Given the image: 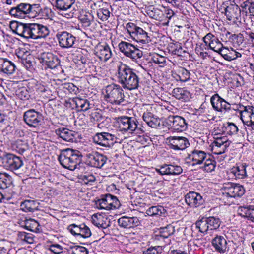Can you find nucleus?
<instances>
[{"instance_id":"69168bd1","label":"nucleus","mask_w":254,"mask_h":254,"mask_svg":"<svg viewBox=\"0 0 254 254\" xmlns=\"http://www.w3.org/2000/svg\"><path fill=\"white\" fill-rule=\"evenodd\" d=\"M90 116V119L92 122H100L103 119L102 114L99 112L97 111L91 113Z\"/></svg>"},{"instance_id":"72a5a7b5","label":"nucleus","mask_w":254,"mask_h":254,"mask_svg":"<svg viewBox=\"0 0 254 254\" xmlns=\"http://www.w3.org/2000/svg\"><path fill=\"white\" fill-rule=\"evenodd\" d=\"M75 0H56V8L60 10L66 11L71 8Z\"/></svg>"},{"instance_id":"bf43d9fd","label":"nucleus","mask_w":254,"mask_h":254,"mask_svg":"<svg viewBox=\"0 0 254 254\" xmlns=\"http://www.w3.org/2000/svg\"><path fill=\"white\" fill-rule=\"evenodd\" d=\"M218 53L221 54L226 60L231 61L235 59V57L230 56L231 52H230L228 48H221Z\"/></svg>"},{"instance_id":"4be33fe9","label":"nucleus","mask_w":254,"mask_h":254,"mask_svg":"<svg viewBox=\"0 0 254 254\" xmlns=\"http://www.w3.org/2000/svg\"><path fill=\"white\" fill-rule=\"evenodd\" d=\"M88 158L91 166L99 168L102 167L107 160L105 156L97 152L89 154Z\"/></svg>"},{"instance_id":"3c124183","label":"nucleus","mask_w":254,"mask_h":254,"mask_svg":"<svg viewBox=\"0 0 254 254\" xmlns=\"http://www.w3.org/2000/svg\"><path fill=\"white\" fill-rule=\"evenodd\" d=\"M183 172L182 168L177 165L169 164V175H178Z\"/></svg>"},{"instance_id":"20e7f679","label":"nucleus","mask_w":254,"mask_h":254,"mask_svg":"<svg viewBox=\"0 0 254 254\" xmlns=\"http://www.w3.org/2000/svg\"><path fill=\"white\" fill-rule=\"evenodd\" d=\"M106 93L107 101L112 104L120 105L125 101L124 90L119 85L111 84L108 85Z\"/></svg>"},{"instance_id":"473e14b6","label":"nucleus","mask_w":254,"mask_h":254,"mask_svg":"<svg viewBox=\"0 0 254 254\" xmlns=\"http://www.w3.org/2000/svg\"><path fill=\"white\" fill-rule=\"evenodd\" d=\"M146 213L151 216L163 217L167 214L166 210L161 205L154 206L149 208L146 211Z\"/></svg>"},{"instance_id":"f704fd0d","label":"nucleus","mask_w":254,"mask_h":254,"mask_svg":"<svg viewBox=\"0 0 254 254\" xmlns=\"http://www.w3.org/2000/svg\"><path fill=\"white\" fill-rule=\"evenodd\" d=\"M92 219L93 224L99 228L106 229L110 226V221L108 218L100 215L98 217L94 216Z\"/></svg>"},{"instance_id":"e433bc0d","label":"nucleus","mask_w":254,"mask_h":254,"mask_svg":"<svg viewBox=\"0 0 254 254\" xmlns=\"http://www.w3.org/2000/svg\"><path fill=\"white\" fill-rule=\"evenodd\" d=\"M24 223V227L27 230L34 232H39L40 231V225L36 220L30 219L26 220Z\"/></svg>"},{"instance_id":"4d7b16f0","label":"nucleus","mask_w":254,"mask_h":254,"mask_svg":"<svg viewBox=\"0 0 254 254\" xmlns=\"http://www.w3.org/2000/svg\"><path fill=\"white\" fill-rule=\"evenodd\" d=\"M225 130L227 134L231 135L237 134L239 129L234 123H228L225 127Z\"/></svg>"},{"instance_id":"774afa93","label":"nucleus","mask_w":254,"mask_h":254,"mask_svg":"<svg viewBox=\"0 0 254 254\" xmlns=\"http://www.w3.org/2000/svg\"><path fill=\"white\" fill-rule=\"evenodd\" d=\"M138 27L133 23L129 22L126 24V29L131 37H132Z\"/></svg>"},{"instance_id":"cd10ccee","label":"nucleus","mask_w":254,"mask_h":254,"mask_svg":"<svg viewBox=\"0 0 254 254\" xmlns=\"http://www.w3.org/2000/svg\"><path fill=\"white\" fill-rule=\"evenodd\" d=\"M173 96L183 102H187L191 98V94L184 88H176L172 92Z\"/></svg>"},{"instance_id":"603ef678","label":"nucleus","mask_w":254,"mask_h":254,"mask_svg":"<svg viewBox=\"0 0 254 254\" xmlns=\"http://www.w3.org/2000/svg\"><path fill=\"white\" fill-rule=\"evenodd\" d=\"M209 47L210 49L218 53L223 48V45L218 39H213V40L209 42Z\"/></svg>"},{"instance_id":"052dcab7","label":"nucleus","mask_w":254,"mask_h":254,"mask_svg":"<svg viewBox=\"0 0 254 254\" xmlns=\"http://www.w3.org/2000/svg\"><path fill=\"white\" fill-rule=\"evenodd\" d=\"M152 60L153 63L159 64L160 66H163L166 62V58L159 54L154 55L152 58Z\"/></svg>"},{"instance_id":"c756f323","label":"nucleus","mask_w":254,"mask_h":254,"mask_svg":"<svg viewBox=\"0 0 254 254\" xmlns=\"http://www.w3.org/2000/svg\"><path fill=\"white\" fill-rule=\"evenodd\" d=\"M254 108L252 106H239V112L243 123L246 125L249 122V119Z\"/></svg>"},{"instance_id":"338daca9","label":"nucleus","mask_w":254,"mask_h":254,"mask_svg":"<svg viewBox=\"0 0 254 254\" xmlns=\"http://www.w3.org/2000/svg\"><path fill=\"white\" fill-rule=\"evenodd\" d=\"M68 229L71 233L74 236H79L80 232V225H76L74 224H71L68 226Z\"/></svg>"},{"instance_id":"393cba45","label":"nucleus","mask_w":254,"mask_h":254,"mask_svg":"<svg viewBox=\"0 0 254 254\" xmlns=\"http://www.w3.org/2000/svg\"><path fill=\"white\" fill-rule=\"evenodd\" d=\"M55 132L57 135L65 141L73 142L76 140L77 134L67 128H59L56 130Z\"/></svg>"},{"instance_id":"de8ad7c7","label":"nucleus","mask_w":254,"mask_h":254,"mask_svg":"<svg viewBox=\"0 0 254 254\" xmlns=\"http://www.w3.org/2000/svg\"><path fill=\"white\" fill-rule=\"evenodd\" d=\"M209 230H216L220 225L221 222L218 218L209 217L206 218Z\"/></svg>"},{"instance_id":"09e8293b","label":"nucleus","mask_w":254,"mask_h":254,"mask_svg":"<svg viewBox=\"0 0 254 254\" xmlns=\"http://www.w3.org/2000/svg\"><path fill=\"white\" fill-rule=\"evenodd\" d=\"M216 167V162L211 159L210 156L209 155L208 158L205 161L204 165L202 168L207 172H211L214 171Z\"/></svg>"},{"instance_id":"680f3d73","label":"nucleus","mask_w":254,"mask_h":254,"mask_svg":"<svg viewBox=\"0 0 254 254\" xmlns=\"http://www.w3.org/2000/svg\"><path fill=\"white\" fill-rule=\"evenodd\" d=\"M93 20V17L91 14L84 15L82 16L80 18V21L83 26L85 27H88L91 25L92 20Z\"/></svg>"},{"instance_id":"1a4fd4ad","label":"nucleus","mask_w":254,"mask_h":254,"mask_svg":"<svg viewBox=\"0 0 254 254\" xmlns=\"http://www.w3.org/2000/svg\"><path fill=\"white\" fill-rule=\"evenodd\" d=\"M23 120L29 127L36 128L42 125L44 116L41 113L32 109L24 113Z\"/></svg>"},{"instance_id":"7c9ffc66","label":"nucleus","mask_w":254,"mask_h":254,"mask_svg":"<svg viewBox=\"0 0 254 254\" xmlns=\"http://www.w3.org/2000/svg\"><path fill=\"white\" fill-rule=\"evenodd\" d=\"M131 38L137 42L142 43H147L151 41L147 33L139 27H137Z\"/></svg>"},{"instance_id":"aec40b11","label":"nucleus","mask_w":254,"mask_h":254,"mask_svg":"<svg viewBox=\"0 0 254 254\" xmlns=\"http://www.w3.org/2000/svg\"><path fill=\"white\" fill-rule=\"evenodd\" d=\"M40 62L45 64L51 69L56 68L60 64V60L58 58L52 53H43L40 58Z\"/></svg>"},{"instance_id":"6ab92c4d","label":"nucleus","mask_w":254,"mask_h":254,"mask_svg":"<svg viewBox=\"0 0 254 254\" xmlns=\"http://www.w3.org/2000/svg\"><path fill=\"white\" fill-rule=\"evenodd\" d=\"M31 39H38L45 38L50 33L49 28L42 24L31 23Z\"/></svg>"},{"instance_id":"423d86ee","label":"nucleus","mask_w":254,"mask_h":254,"mask_svg":"<svg viewBox=\"0 0 254 254\" xmlns=\"http://www.w3.org/2000/svg\"><path fill=\"white\" fill-rule=\"evenodd\" d=\"M96 207L99 209L109 210L118 208L120 203L117 198L111 194L102 195L100 199L95 202Z\"/></svg>"},{"instance_id":"ea45409f","label":"nucleus","mask_w":254,"mask_h":254,"mask_svg":"<svg viewBox=\"0 0 254 254\" xmlns=\"http://www.w3.org/2000/svg\"><path fill=\"white\" fill-rule=\"evenodd\" d=\"M78 62H80L84 65H88L90 63V60L87 57L88 52L83 49L77 51V53Z\"/></svg>"},{"instance_id":"bb28decb","label":"nucleus","mask_w":254,"mask_h":254,"mask_svg":"<svg viewBox=\"0 0 254 254\" xmlns=\"http://www.w3.org/2000/svg\"><path fill=\"white\" fill-rule=\"evenodd\" d=\"M208 158V156H207L204 151L198 150H194L189 155V159L193 162V165L201 164Z\"/></svg>"},{"instance_id":"2f4dec72","label":"nucleus","mask_w":254,"mask_h":254,"mask_svg":"<svg viewBox=\"0 0 254 254\" xmlns=\"http://www.w3.org/2000/svg\"><path fill=\"white\" fill-rule=\"evenodd\" d=\"M72 102L76 105V108L78 111H86L91 108V104L86 99L75 97L72 99Z\"/></svg>"},{"instance_id":"a878e982","label":"nucleus","mask_w":254,"mask_h":254,"mask_svg":"<svg viewBox=\"0 0 254 254\" xmlns=\"http://www.w3.org/2000/svg\"><path fill=\"white\" fill-rule=\"evenodd\" d=\"M16 67L14 63L7 59H0V72L7 75H11L15 71Z\"/></svg>"},{"instance_id":"5fc2aeb1","label":"nucleus","mask_w":254,"mask_h":254,"mask_svg":"<svg viewBox=\"0 0 254 254\" xmlns=\"http://www.w3.org/2000/svg\"><path fill=\"white\" fill-rule=\"evenodd\" d=\"M17 95L21 100H28L30 97L29 92L25 87H22L17 91Z\"/></svg>"},{"instance_id":"c85d7f7f","label":"nucleus","mask_w":254,"mask_h":254,"mask_svg":"<svg viewBox=\"0 0 254 254\" xmlns=\"http://www.w3.org/2000/svg\"><path fill=\"white\" fill-rule=\"evenodd\" d=\"M172 75L177 81L185 82L190 79V73L185 68L179 67L173 73Z\"/></svg>"},{"instance_id":"49530a36","label":"nucleus","mask_w":254,"mask_h":254,"mask_svg":"<svg viewBox=\"0 0 254 254\" xmlns=\"http://www.w3.org/2000/svg\"><path fill=\"white\" fill-rule=\"evenodd\" d=\"M195 225L201 233L207 232L209 230L206 218H203L201 220L196 221Z\"/></svg>"},{"instance_id":"dca6fc26","label":"nucleus","mask_w":254,"mask_h":254,"mask_svg":"<svg viewBox=\"0 0 254 254\" xmlns=\"http://www.w3.org/2000/svg\"><path fill=\"white\" fill-rule=\"evenodd\" d=\"M4 166L11 171L17 170L23 165L21 159L12 154H8L3 158Z\"/></svg>"},{"instance_id":"2eb2a0df","label":"nucleus","mask_w":254,"mask_h":254,"mask_svg":"<svg viewBox=\"0 0 254 254\" xmlns=\"http://www.w3.org/2000/svg\"><path fill=\"white\" fill-rule=\"evenodd\" d=\"M210 102L213 108L218 112H228L231 110V105L218 94H215L211 97Z\"/></svg>"},{"instance_id":"f03ea898","label":"nucleus","mask_w":254,"mask_h":254,"mask_svg":"<svg viewBox=\"0 0 254 254\" xmlns=\"http://www.w3.org/2000/svg\"><path fill=\"white\" fill-rule=\"evenodd\" d=\"M82 157L79 151L67 148L62 151L58 157V160L63 167L73 171L81 163Z\"/></svg>"},{"instance_id":"c03bdc74","label":"nucleus","mask_w":254,"mask_h":254,"mask_svg":"<svg viewBox=\"0 0 254 254\" xmlns=\"http://www.w3.org/2000/svg\"><path fill=\"white\" fill-rule=\"evenodd\" d=\"M21 209L25 212H33L36 209L35 202L33 200H26L21 204Z\"/></svg>"},{"instance_id":"8fccbe9b","label":"nucleus","mask_w":254,"mask_h":254,"mask_svg":"<svg viewBox=\"0 0 254 254\" xmlns=\"http://www.w3.org/2000/svg\"><path fill=\"white\" fill-rule=\"evenodd\" d=\"M97 14L99 19L105 21L110 17L111 12L108 8L103 7L97 10Z\"/></svg>"},{"instance_id":"f8f14e48","label":"nucleus","mask_w":254,"mask_h":254,"mask_svg":"<svg viewBox=\"0 0 254 254\" xmlns=\"http://www.w3.org/2000/svg\"><path fill=\"white\" fill-rule=\"evenodd\" d=\"M222 190L223 195L231 198L240 197L245 192V190L243 186L233 183L225 184Z\"/></svg>"},{"instance_id":"6e6d98bb","label":"nucleus","mask_w":254,"mask_h":254,"mask_svg":"<svg viewBox=\"0 0 254 254\" xmlns=\"http://www.w3.org/2000/svg\"><path fill=\"white\" fill-rule=\"evenodd\" d=\"M80 230L79 236H81L84 238H89L91 236V232L90 229L84 224L80 225Z\"/></svg>"},{"instance_id":"a211bd4d","label":"nucleus","mask_w":254,"mask_h":254,"mask_svg":"<svg viewBox=\"0 0 254 254\" xmlns=\"http://www.w3.org/2000/svg\"><path fill=\"white\" fill-rule=\"evenodd\" d=\"M185 202L190 207H197L204 202L202 196L198 193L190 191L185 196Z\"/></svg>"},{"instance_id":"9b49d317","label":"nucleus","mask_w":254,"mask_h":254,"mask_svg":"<svg viewBox=\"0 0 254 254\" xmlns=\"http://www.w3.org/2000/svg\"><path fill=\"white\" fill-rule=\"evenodd\" d=\"M118 139L114 134L106 132L97 133L93 137V141L95 144L108 148L113 146L117 142Z\"/></svg>"},{"instance_id":"412c9836","label":"nucleus","mask_w":254,"mask_h":254,"mask_svg":"<svg viewBox=\"0 0 254 254\" xmlns=\"http://www.w3.org/2000/svg\"><path fill=\"white\" fill-rule=\"evenodd\" d=\"M95 54L100 61L104 62H107L112 56L110 47L106 43L97 46Z\"/></svg>"},{"instance_id":"c9c22d12","label":"nucleus","mask_w":254,"mask_h":254,"mask_svg":"<svg viewBox=\"0 0 254 254\" xmlns=\"http://www.w3.org/2000/svg\"><path fill=\"white\" fill-rule=\"evenodd\" d=\"M26 23L14 22L10 25L11 28L17 35L24 37Z\"/></svg>"},{"instance_id":"7ed1b4c3","label":"nucleus","mask_w":254,"mask_h":254,"mask_svg":"<svg viewBox=\"0 0 254 254\" xmlns=\"http://www.w3.org/2000/svg\"><path fill=\"white\" fill-rule=\"evenodd\" d=\"M36 4L31 5L26 3H21L10 9L9 14L15 18H25L26 17L34 18L39 10Z\"/></svg>"},{"instance_id":"37998d69","label":"nucleus","mask_w":254,"mask_h":254,"mask_svg":"<svg viewBox=\"0 0 254 254\" xmlns=\"http://www.w3.org/2000/svg\"><path fill=\"white\" fill-rule=\"evenodd\" d=\"M175 232V227L171 224L167 225L166 227L160 228V236L164 238H167L173 234Z\"/></svg>"},{"instance_id":"79ce46f5","label":"nucleus","mask_w":254,"mask_h":254,"mask_svg":"<svg viewBox=\"0 0 254 254\" xmlns=\"http://www.w3.org/2000/svg\"><path fill=\"white\" fill-rule=\"evenodd\" d=\"M147 14L150 17L154 19L160 21H163V12L158 8L153 7L152 9L148 11Z\"/></svg>"},{"instance_id":"6e6552de","label":"nucleus","mask_w":254,"mask_h":254,"mask_svg":"<svg viewBox=\"0 0 254 254\" xmlns=\"http://www.w3.org/2000/svg\"><path fill=\"white\" fill-rule=\"evenodd\" d=\"M59 46L63 49L75 48L76 45V37L67 31H59L56 35Z\"/></svg>"},{"instance_id":"0e129e2a","label":"nucleus","mask_w":254,"mask_h":254,"mask_svg":"<svg viewBox=\"0 0 254 254\" xmlns=\"http://www.w3.org/2000/svg\"><path fill=\"white\" fill-rule=\"evenodd\" d=\"M49 250L55 254H60L63 252V247L58 244L51 245Z\"/></svg>"},{"instance_id":"a18cd8bd","label":"nucleus","mask_w":254,"mask_h":254,"mask_svg":"<svg viewBox=\"0 0 254 254\" xmlns=\"http://www.w3.org/2000/svg\"><path fill=\"white\" fill-rule=\"evenodd\" d=\"M254 207L249 206V207H240L239 208V213L241 216L247 217L249 220H251L252 217V212H254Z\"/></svg>"},{"instance_id":"a19ab883","label":"nucleus","mask_w":254,"mask_h":254,"mask_svg":"<svg viewBox=\"0 0 254 254\" xmlns=\"http://www.w3.org/2000/svg\"><path fill=\"white\" fill-rule=\"evenodd\" d=\"M17 238L19 241L28 244H32L34 241V235L25 232H18Z\"/></svg>"},{"instance_id":"4468645a","label":"nucleus","mask_w":254,"mask_h":254,"mask_svg":"<svg viewBox=\"0 0 254 254\" xmlns=\"http://www.w3.org/2000/svg\"><path fill=\"white\" fill-rule=\"evenodd\" d=\"M230 144L231 142L226 136L215 138L211 143V150L215 154H222L225 153Z\"/></svg>"},{"instance_id":"e2e57ef3","label":"nucleus","mask_w":254,"mask_h":254,"mask_svg":"<svg viewBox=\"0 0 254 254\" xmlns=\"http://www.w3.org/2000/svg\"><path fill=\"white\" fill-rule=\"evenodd\" d=\"M64 88L67 89L72 94H77L79 92L78 88L71 83L64 84Z\"/></svg>"},{"instance_id":"864d4df0","label":"nucleus","mask_w":254,"mask_h":254,"mask_svg":"<svg viewBox=\"0 0 254 254\" xmlns=\"http://www.w3.org/2000/svg\"><path fill=\"white\" fill-rule=\"evenodd\" d=\"M72 250V254H88V251L84 247L72 245L70 247Z\"/></svg>"},{"instance_id":"58836bf2","label":"nucleus","mask_w":254,"mask_h":254,"mask_svg":"<svg viewBox=\"0 0 254 254\" xmlns=\"http://www.w3.org/2000/svg\"><path fill=\"white\" fill-rule=\"evenodd\" d=\"M36 6L39 9L36 13V16H38V18L48 19L52 16V14L51 9L46 7L42 8L39 4H36Z\"/></svg>"},{"instance_id":"b1692460","label":"nucleus","mask_w":254,"mask_h":254,"mask_svg":"<svg viewBox=\"0 0 254 254\" xmlns=\"http://www.w3.org/2000/svg\"><path fill=\"white\" fill-rule=\"evenodd\" d=\"M119 225L124 228H130L137 226L140 224V221L137 217L124 216L118 220Z\"/></svg>"},{"instance_id":"9d476101","label":"nucleus","mask_w":254,"mask_h":254,"mask_svg":"<svg viewBox=\"0 0 254 254\" xmlns=\"http://www.w3.org/2000/svg\"><path fill=\"white\" fill-rule=\"evenodd\" d=\"M118 127L120 131L133 133L140 130L137 127V120L132 117H122L118 120Z\"/></svg>"},{"instance_id":"f257e3e1","label":"nucleus","mask_w":254,"mask_h":254,"mask_svg":"<svg viewBox=\"0 0 254 254\" xmlns=\"http://www.w3.org/2000/svg\"><path fill=\"white\" fill-rule=\"evenodd\" d=\"M117 78L125 89L132 90L139 86L140 78L136 71L122 63L118 66Z\"/></svg>"},{"instance_id":"ddd939ff","label":"nucleus","mask_w":254,"mask_h":254,"mask_svg":"<svg viewBox=\"0 0 254 254\" xmlns=\"http://www.w3.org/2000/svg\"><path fill=\"white\" fill-rule=\"evenodd\" d=\"M166 125L177 131H183L187 128V124L185 119L179 116H169L165 119Z\"/></svg>"},{"instance_id":"0eeeda50","label":"nucleus","mask_w":254,"mask_h":254,"mask_svg":"<svg viewBox=\"0 0 254 254\" xmlns=\"http://www.w3.org/2000/svg\"><path fill=\"white\" fill-rule=\"evenodd\" d=\"M118 47L122 53L126 57L131 59L133 61H137L143 56L142 51L130 43L121 41L119 44Z\"/></svg>"},{"instance_id":"13d9d810","label":"nucleus","mask_w":254,"mask_h":254,"mask_svg":"<svg viewBox=\"0 0 254 254\" xmlns=\"http://www.w3.org/2000/svg\"><path fill=\"white\" fill-rule=\"evenodd\" d=\"M6 173L0 172V189H6L8 187L9 179Z\"/></svg>"},{"instance_id":"f3484780","label":"nucleus","mask_w":254,"mask_h":254,"mask_svg":"<svg viewBox=\"0 0 254 254\" xmlns=\"http://www.w3.org/2000/svg\"><path fill=\"white\" fill-rule=\"evenodd\" d=\"M167 140L170 147L175 150H184L190 145L188 140L184 137H170Z\"/></svg>"},{"instance_id":"39448f33","label":"nucleus","mask_w":254,"mask_h":254,"mask_svg":"<svg viewBox=\"0 0 254 254\" xmlns=\"http://www.w3.org/2000/svg\"><path fill=\"white\" fill-rule=\"evenodd\" d=\"M227 20L237 25L241 24V9L234 1L228 0L223 3Z\"/></svg>"},{"instance_id":"5701e85b","label":"nucleus","mask_w":254,"mask_h":254,"mask_svg":"<svg viewBox=\"0 0 254 254\" xmlns=\"http://www.w3.org/2000/svg\"><path fill=\"white\" fill-rule=\"evenodd\" d=\"M211 244L216 251L224 253L228 249L226 240L222 236L216 235L211 241Z\"/></svg>"},{"instance_id":"4c0bfd02","label":"nucleus","mask_w":254,"mask_h":254,"mask_svg":"<svg viewBox=\"0 0 254 254\" xmlns=\"http://www.w3.org/2000/svg\"><path fill=\"white\" fill-rule=\"evenodd\" d=\"M231 172L238 179H243L247 177L246 165H240L232 169Z\"/></svg>"}]
</instances>
